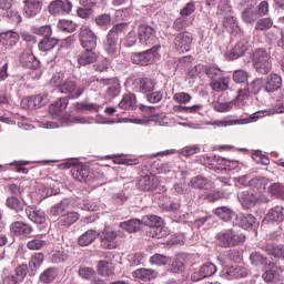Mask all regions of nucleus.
I'll list each match as a JSON object with an SVG mask.
<instances>
[{"label": "nucleus", "instance_id": "nucleus-1", "mask_svg": "<svg viewBox=\"0 0 284 284\" xmlns=\"http://www.w3.org/2000/svg\"><path fill=\"white\" fill-rule=\"evenodd\" d=\"M216 241L221 247H234L236 245H241V243H245V235L230 229L217 233Z\"/></svg>", "mask_w": 284, "mask_h": 284}, {"label": "nucleus", "instance_id": "nucleus-2", "mask_svg": "<svg viewBox=\"0 0 284 284\" xmlns=\"http://www.w3.org/2000/svg\"><path fill=\"white\" fill-rule=\"evenodd\" d=\"M253 67L258 74H270L272 70V57L265 49H256L253 53Z\"/></svg>", "mask_w": 284, "mask_h": 284}, {"label": "nucleus", "instance_id": "nucleus-3", "mask_svg": "<svg viewBox=\"0 0 284 284\" xmlns=\"http://www.w3.org/2000/svg\"><path fill=\"white\" fill-rule=\"evenodd\" d=\"M123 239L125 234L121 231H114L110 227H105L100 234L101 248L102 250H116L119 247V242L116 239Z\"/></svg>", "mask_w": 284, "mask_h": 284}, {"label": "nucleus", "instance_id": "nucleus-4", "mask_svg": "<svg viewBox=\"0 0 284 284\" xmlns=\"http://www.w3.org/2000/svg\"><path fill=\"white\" fill-rule=\"evenodd\" d=\"M121 30H123V26L116 24L106 34L103 42V50L109 57H113V54H116V50H119V33Z\"/></svg>", "mask_w": 284, "mask_h": 284}, {"label": "nucleus", "instance_id": "nucleus-5", "mask_svg": "<svg viewBox=\"0 0 284 284\" xmlns=\"http://www.w3.org/2000/svg\"><path fill=\"white\" fill-rule=\"evenodd\" d=\"M240 203L244 210H250V207H254L258 205V203H268L270 200L263 193H250V191H243L239 194Z\"/></svg>", "mask_w": 284, "mask_h": 284}, {"label": "nucleus", "instance_id": "nucleus-6", "mask_svg": "<svg viewBox=\"0 0 284 284\" xmlns=\"http://www.w3.org/2000/svg\"><path fill=\"white\" fill-rule=\"evenodd\" d=\"M159 48V45H154L144 52L133 53L131 57L132 63H135L136 65H152V63H154V57H156Z\"/></svg>", "mask_w": 284, "mask_h": 284}, {"label": "nucleus", "instance_id": "nucleus-7", "mask_svg": "<svg viewBox=\"0 0 284 284\" xmlns=\"http://www.w3.org/2000/svg\"><path fill=\"white\" fill-rule=\"evenodd\" d=\"M138 34L142 45L150 47L156 43V31L148 24H140Z\"/></svg>", "mask_w": 284, "mask_h": 284}, {"label": "nucleus", "instance_id": "nucleus-8", "mask_svg": "<svg viewBox=\"0 0 284 284\" xmlns=\"http://www.w3.org/2000/svg\"><path fill=\"white\" fill-rule=\"evenodd\" d=\"M80 42L84 50H94L97 48V34H94L90 27L83 26L80 28Z\"/></svg>", "mask_w": 284, "mask_h": 284}, {"label": "nucleus", "instance_id": "nucleus-9", "mask_svg": "<svg viewBox=\"0 0 284 284\" xmlns=\"http://www.w3.org/2000/svg\"><path fill=\"white\" fill-rule=\"evenodd\" d=\"M154 88H156V81L152 78H138L132 83V90L134 92H142V94L153 92Z\"/></svg>", "mask_w": 284, "mask_h": 284}, {"label": "nucleus", "instance_id": "nucleus-10", "mask_svg": "<svg viewBox=\"0 0 284 284\" xmlns=\"http://www.w3.org/2000/svg\"><path fill=\"white\" fill-rule=\"evenodd\" d=\"M50 14H70L72 12V2L70 0H54L49 4Z\"/></svg>", "mask_w": 284, "mask_h": 284}, {"label": "nucleus", "instance_id": "nucleus-11", "mask_svg": "<svg viewBox=\"0 0 284 284\" xmlns=\"http://www.w3.org/2000/svg\"><path fill=\"white\" fill-rule=\"evenodd\" d=\"M216 274V265L212 262L203 264L199 271H195L191 275V281H203V278H209V276H214Z\"/></svg>", "mask_w": 284, "mask_h": 284}, {"label": "nucleus", "instance_id": "nucleus-12", "mask_svg": "<svg viewBox=\"0 0 284 284\" xmlns=\"http://www.w3.org/2000/svg\"><path fill=\"white\" fill-rule=\"evenodd\" d=\"M28 276V265L21 264L14 270V274L7 275L3 278V284H20Z\"/></svg>", "mask_w": 284, "mask_h": 284}, {"label": "nucleus", "instance_id": "nucleus-13", "mask_svg": "<svg viewBox=\"0 0 284 284\" xmlns=\"http://www.w3.org/2000/svg\"><path fill=\"white\" fill-rule=\"evenodd\" d=\"M193 39L194 38L190 32L179 33L174 39V45L176 50H180V52H190V48H192Z\"/></svg>", "mask_w": 284, "mask_h": 284}, {"label": "nucleus", "instance_id": "nucleus-14", "mask_svg": "<svg viewBox=\"0 0 284 284\" xmlns=\"http://www.w3.org/2000/svg\"><path fill=\"white\" fill-rule=\"evenodd\" d=\"M48 103V94H38L24 98L21 105L28 108V110H34V108H41Z\"/></svg>", "mask_w": 284, "mask_h": 284}, {"label": "nucleus", "instance_id": "nucleus-15", "mask_svg": "<svg viewBox=\"0 0 284 284\" xmlns=\"http://www.w3.org/2000/svg\"><path fill=\"white\" fill-rule=\"evenodd\" d=\"M283 88V79L276 73H272L264 80V92H276Z\"/></svg>", "mask_w": 284, "mask_h": 284}, {"label": "nucleus", "instance_id": "nucleus-16", "mask_svg": "<svg viewBox=\"0 0 284 284\" xmlns=\"http://www.w3.org/2000/svg\"><path fill=\"white\" fill-rule=\"evenodd\" d=\"M235 225L243 227V230H256V227H258V222L252 214H240L235 217Z\"/></svg>", "mask_w": 284, "mask_h": 284}, {"label": "nucleus", "instance_id": "nucleus-17", "mask_svg": "<svg viewBox=\"0 0 284 284\" xmlns=\"http://www.w3.org/2000/svg\"><path fill=\"white\" fill-rule=\"evenodd\" d=\"M10 230L14 236H29V234H32V226L21 221L13 222Z\"/></svg>", "mask_w": 284, "mask_h": 284}, {"label": "nucleus", "instance_id": "nucleus-18", "mask_svg": "<svg viewBox=\"0 0 284 284\" xmlns=\"http://www.w3.org/2000/svg\"><path fill=\"white\" fill-rule=\"evenodd\" d=\"M26 214L32 223H37L38 225L45 223V212L39 210L37 206H28Z\"/></svg>", "mask_w": 284, "mask_h": 284}, {"label": "nucleus", "instance_id": "nucleus-19", "mask_svg": "<svg viewBox=\"0 0 284 284\" xmlns=\"http://www.w3.org/2000/svg\"><path fill=\"white\" fill-rule=\"evenodd\" d=\"M191 185L195 190H214V182L203 175H196L192 178Z\"/></svg>", "mask_w": 284, "mask_h": 284}, {"label": "nucleus", "instance_id": "nucleus-20", "mask_svg": "<svg viewBox=\"0 0 284 284\" xmlns=\"http://www.w3.org/2000/svg\"><path fill=\"white\" fill-rule=\"evenodd\" d=\"M248 271L247 267L243 265H235L226 268V272H224L225 278L232 280V278H245L247 276Z\"/></svg>", "mask_w": 284, "mask_h": 284}, {"label": "nucleus", "instance_id": "nucleus-21", "mask_svg": "<svg viewBox=\"0 0 284 284\" xmlns=\"http://www.w3.org/2000/svg\"><path fill=\"white\" fill-rule=\"evenodd\" d=\"M20 63L23 68H28L29 70L39 68V60L32 51H24L20 55Z\"/></svg>", "mask_w": 284, "mask_h": 284}, {"label": "nucleus", "instance_id": "nucleus-22", "mask_svg": "<svg viewBox=\"0 0 284 284\" xmlns=\"http://www.w3.org/2000/svg\"><path fill=\"white\" fill-rule=\"evenodd\" d=\"M99 59V54L94 52V49H85L82 53L78 55L79 65H90V63H94Z\"/></svg>", "mask_w": 284, "mask_h": 284}, {"label": "nucleus", "instance_id": "nucleus-23", "mask_svg": "<svg viewBox=\"0 0 284 284\" xmlns=\"http://www.w3.org/2000/svg\"><path fill=\"white\" fill-rule=\"evenodd\" d=\"M270 221L281 223L284 221V207L283 206H275L271 209L267 215L264 217V223H270Z\"/></svg>", "mask_w": 284, "mask_h": 284}, {"label": "nucleus", "instance_id": "nucleus-24", "mask_svg": "<svg viewBox=\"0 0 284 284\" xmlns=\"http://www.w3.org/2000/svg\"><path fill=\"white\" fill-rule=\"evenodd\" d=\"M97 236H99V232L97 230H88L78 239V244L80 247H88V245H92L94 241H97Z\"/></svg>", "mask_w": 284, "mask_h": 284}, {"label": "nucleus", "instance_id": "nucleus-25", "mask_svg": "<svg viewBox=\"0 0 284 284\" xmlns=\"http://www.w3.org/2000/svg\"><path fill=\"white\" fill-rule=\"evenodd\" d=\"M42 1L43 0H27L24 7L27 17H37V14L41 12Z\"/></svg>", "mask_w": 284, "mask_h": 284}, {"label": "nucleus", "instance_id": "nucleus-26", "mask_svg": "<svg viewBox=\"0 0 284 284\" xmlns=\"http://www.w3.org/2000/svg\"><path fill=\"white\" fill-rule=\"evenodd\" d=\"M156 185H159V179L154 175H146L139 182L140 190H143L144 192L155 190Z\"/></svg>", "mask_w": 284, "mask_h": 284}, {"label": "nucleus", "instance_id": "nucleus-27", "mask_svg": "<svg viewBox=\"0 0 284 284\" xmlns=\"http://www.w3.org/2000/svg\"><path fill=\"white\" fill-rule=\"evenodd\" d=\"M158 275L159 273H156V271L150 268H139L132 273V276L134 278H139L144 283L148 281H152V278H156Z\"/></svg>", "mask_w": 284, "mask_h": 284}, {"label": "nucleus", "instance_id": "nucleus-28", "mask_svg": "<svg viewBox=\"0 0 284 284\" xmlns=\"http://www.w3.org/2000/svg\"><path fill=\"white\" fill-rule=\"evenodd\" d=\"M0 43L2 45H7L8 48H12L19 43V33L7 31L0 34Z\"/></svg>", "mask_w": 284, "mask_h": 284}, {"label": "nucleus", "instance_id": "nucleus-29", "mask_svg": "<svg viewBox=\"0 0 284 284\" xmlns=\"http://www.w3.org/2000/svg\"><path fill=\"white\" fill-rule=\"evenodd\" d=\"M79 213L70 212L68 214L61 215L58 220V224L61 227H70V225H73V223H77V221H79Z\"/></svg>", "mask_w": 284, "mask_h": 284}, {"label": "nucleus", "instance_id": "nucleus-30", "mask_svg": "<svg viewBox=\"0 0 284 284\" xmlns=\"http://www.w3.org/2000/svg\"><path fill=\"white\" fill-rule=\"evenodd\" d=\"M214 214L221 219V221H232L236 219V212L227 206H220L215 209Z\"/></svg>", "mask_w": 284, "mask_h": 284}, {"label": "nucleus", "instance_id": "nucleus-31", "mask_svg": "<svg viewBox=\"0 0 284 284\" xmlns=\"http://www.w3.org/2000/svg\"><path fill=\"white\" fill-rule=\"evenodd\" d=\"M59 45V39L57 38H43L39 44L38 48L41 52H50V50H54Z\"/></svg>", "mask_w": 284, "mask_h": 284}, {"label": "nucleus", "instance_id": "nucleus-32", "mask_svg": "<svg viewBox=\"0 0 284 284\" xmlns=\"http://www.w3.org/2000/svg\"><path fill=\"white\" fill-rule=\"evenodd\" d=\"M90 171L83 166L75 168L72 170V176L80 183H90Z\"/></svg>", "mask_w": 284, "mask_h": 284}, {"label": "nucleus", "instance_id": "nucleus-33", "mask_svg": "<svg viewBox=\"0 0 284 284\" xmlns=\"http://www.w3.org/2000/svg\"><path fill=\"white\" fill-rule=\"evenodd\" d=\"M264 251L267 252L270 256H274V258L284 260V244H281V245L266 244L264 246Z\"/></svg>", "mask_w": 284, "mask_h": 284}, {"label": "nucleus", "instance_id": "nucleus-34", "mask_svg": "<svg viewBox=\"0 0 284 284\" xmlns=\"http://www.w3.org/2000/svg\"><path fill=\"white\" fill-rule=\"evenodd\" d=\"M241 17L244 23L252 24L258 19V13L254 7H247L242 11Z\"/></svg>", "mask_w": 284, "mask_h": 284}, {"label": "nucleus", "instance_id": "nucleus-35", "mask_svg": "<svg viewBox=\"0 0 284 284\" xmlns=\"http://www.w3.org/2000/svg\"><path fill=\"white\" fill-rule=\"evenodd\" d=\"M120 227L121 230L129 232V234L139 232V230H141V220L133 219L125 222H121Z\"/></svg>", "mask_w": 284, "mask_h": 284}, {"label": "nucleus", "instance_id": "nucleus-36", "mask_svg": "<svg viewBox=\"0 0 284 284\" xmlns=\"http://www.w3.org/2000/svg\"><path fill=\"white\" fill-rule=\"evenodd\" d=\"M59 276V271L55 267H49L40 274V282L43 284L53 283L54 278Z\"/></svg>", "mask_w": 284, "mask_h": 284}, {"label": "nucleus", "instance_id": "nucleus-37", "mask_svg": "<svg viewBox=\"0 0 284 284\" xmlns=\"http://www.w3.org/2000/svg\"><path fill=\"white\" fill-rule=\"evenodd\" d=\"M71 204H72V201H70L69 199H64L58 204L53 205L50 212L52 216H60V214H63V212H65Z\"/></svg>", "mask_w": 284, "mask_h": 284}, {"label": "nucleus", "instance_id": "nucleus-38", "mask_svg": "<svg viewBox=\"0 0 284 284\" xmlns=\"http://www.w3.org/2000/svg\"><path fill=\"white\" fill-rule=\"evenodd\" d=\"M98 274L100 276H112L114 274V266L109 261L98 262Z\"/></svg>", "mask_w": 284, "mask_h": 284}, {"label": "nucleus", "instance_id": "nucleus-39", "mask_svg": "<svg viewBox=\"0 0 284 284\" xmlns=\"http://www.w3.org/2000/svg\"><path fill=\"white\" fill-rule=\"evenodd\" d=\"M264 270L265 272L262 274L263 281H265V283H274L276 280V264L270 263L264 266Z\"/></svg>", "mask_w": 284, "mask_h": 284}, {"label": "nucleus", "instance_id": "nucleus-40", "mask_svg": "<svg viewBox=\"0 0 284 284\" xmlns=\"http://www.w3.org/2000/svg\"><path fill=\"white\" fill-rule=\"evenodd\" d=\"M134 105H136V95L133 93L124 94L119 103L121 110H130V108H134Z\"/></svg>", "mask_w": 284, "mask_h": 284}, {"label": "nucleus", "instance_id": "nucleus-41", "mask_svg": "<svg viewBox=\"0 0 284 284\" xmlns=\"http://www.w3.org/2000/svg\"><path fill=\"white\" fill-rule=\"evenodd\" d=\"M250 261L255 267H267V257H265L261 252H253L250 255Z\"/></svg>", "mask_w": 284, "mask_h": 284}, {"label": "nucleus", "instance_id": "nucleus-42", "mask_svg": "<svg viewBox=\"0 0 284 284\" xmlns=\"http://www.w3.org/2000/svg\"><path fill=\"white\" fill-rule=\"evenodd\" d=\"M211 88L214 92H225L230 88V78L223 77L211 82Z\"/></svg>", "mask_w": 284, "mask_h": 284}, {"label": "nucleus", "instance_id": "nucleus-43", "mask_svg": "<svg viewBox=\"0 0 284 284\" xmlns=\"http://www.w3.org/2000/svg\"><path fill=\"white\" fill-rule=\"evenodd\" d=\"M245 52H247V45L239 42L229 53H226V57L234 61L235 59L243 57Z\"/></svg>", "mask_w": 284, "mask_h": 284}, {"label": "nucleus", "instance_id": "nucleus-44", "mask_svg": "<svg viewBox=\"0 0 284 284\" xmlns=\"http://www.w3.org/2000/svg\"><path fill=\"white\" fill-rule=\"evenodd\" d=\"M274 27V20L272 18H261L255 23V30L265 32Z\"/></svg>", "mask_w": 284, "mask_h": 284}, {"label": "nucleus", "instance_id": "nucleus-45", "mask_svg": "<svg viewBox=\"0 0 284 284\" xmlns=\"http://www.w3.org/2000/svg\"><path fill=\"white\" fill-rule=\"evenodd\" d=\"M68 103H69L68 98L59 99L49 108L50 114H59V112H63V110L68 108Z\"/></svg>", "mask_w": 284, "mask_h": 284}, {"label": "nucleus", "instance_id": "nucleus-46", "mask_svg": "<svg viewBox=\"0 0 284 284\" xmlns=\"http://www.w3.org/2000/svg\"><path fill=\"white\" fill-rule=\"evenodd\" d=\"M77 90V81L72 79H67L62 84L59 85V91L62 94H70Z\"/></svg>", "mask_w": 284, "mask_h": 284}, {"label": "nucleus", "instance_id": "nucleus-47", "mask_svg": "<svg viewBox=\"0 0 284 284\" xmlns=\"http://www.w3.org/2000/svg\"><path fill=\"white\" fill-rule=\"evenodd\" d=\"M142 223L148 227H150L151 230H153V227H156L159 225H163V221L161 220V217L156 215H145L142 219Z\"/></svg>", "mask_w": 284, "mask_h": 284}, {"label": "nucleus", "instance_id": "nucleus-48", "mask_svg": "<svg viewBox=\"0 0 284 284\" xmlns=\"http://www.w3.org/2000/svg\"><path fill=\"white\" fill-rule=\"evenodd\" d=\"M206 75L211 79V81H219V79H223L224 73L221 69L211 65L205 69Z\"/></svg>", "mask_w": 284, "mask_h": 284}, {"label": "nucleus", "instance_id": "nucleus-49", "mask_svg": "<svg viewBox=\"0 0 284 284\" xmlns=\"http://www.w3.org/2000/svg\"><path fill=\"white\" fill-rule=\"evenodd\" d=\"M43 258H44L43 253H36L31 256L29 261V267L31 272H37L38 267H41L43 263Z\"/></svg>", "mask_w": 284, "mask_h": 284}, {"label": "nucleus", "instance_id": "nucleus-50", "mask_svg": "<svg viewBox=\"0 0 284 284\" xmlns=\"http://www.w3.org/2000/svg\"><path fill=\"white\" fill-rule=\"evenodd\" d=\"M248 92H252V94H258L261 90H265V80L257 78L252 81V83L248 84Z\"/></svg>", "mask_w": 284, "mask_h": 284}, {"label": "nucleus", "instance_id": "nucleus-51", "mask_svg": "<svg viewBox=\"0 0 284 284\" xmlns=\"http://www.w3.org/2000/svg\"><path fill=\"white\" fill-rule=\"evenodd\" d=\"M250 187H254V190H258L262 192L267 187V179L265 178H253L248 181Z\"/></svg>", "mask_w": 284, "mask_h": 284}, {"label": "nucleus", "instance_id": "nucleus-52", "mask_svg": "<svg viewBox=\"0 0 284 284\" xmlns=\"http://www.w3.org/2000/svg\"><path fill=\"white\" fill-rule=\"evenodd\" d=\"M7 206L14 212H23V203L16 196H11L7 199Z\"/></svg>", "mask_w": 284, "mask_h": 284}, {"label": "nucleus", "instance_id": "nucleus-53", "mask_svg": "<svg viewBox=\"0 0 284 284\" xmlns=\"http://www.w3.org/2000/svg\"><path fill=\"white\" fill-rule=\"evenodd\" d=\"M268 192L273 196H277V199H284V185L281 183H273L268 186Z\"/></svg>", "mask_w": 284, "mask_h": 284}, {"label": "nucleus", "instance_id": "nucleus-54", "mask_svg": "<svg viewBox=\"0 0 284 284\" xmlns=\"http://www.w3.org/2000/svg\"><path fill=\"white\" fill-rule=\"evenodd\" d=\"M58 28L62 30V32H74L77 30V23L70 20H60L58 22Z\"/></svg>", "mask_w": 284, "mask_h": 284}, {"label": "nucleus", "instance_id": "nucleus-55", "mask_svg": "<svg viewBox=\"0 0 284 284\" xmlns=\"http://www.w3.org/2000/svg\"><path fill=\"white\" fill-rule=\"evenodd\" d=\"M106 93L109 97H119L121 94V83L119 80H113V82L108 88Z\"/></svg>", "mask_w": 284, "mask_h": 284}, {"label": "nucleus", "instance_id": "nucleus-56", "mask_svg": "<svg viewBox=\"0 0 284 284\" xmlns=\"http://www.w3.org/2000/svg\"><path fill=\"white\" fill-rule=\"evenodd\" d=\"M224 28L229 30V32H234V30H239V22L234 17H226L223 21Z\"/></svg>", "mask_w": 284, "mask_h": 284}, {"label": "nucleus", "instance_id": "nucleus-57", "mask_svg": "<svg viewBox=\"0 0 284 284\" xmlns=\"http://www.w3.org/2000/svg\"><path fill=\"white\" fill-rule=\"evenodd\" d=\"M45 245H47L45 241L41 239H33L28 242L27 247L29 250L37 251V250H42V247H45Z\"/></svg>", "mask_w": 284, "mask_h": 284}, {"label": "nucleus", "instance_id": "nucleus-58", "mask_svg": "<svg viewBox=\"0 0 284 284\" xmlns=\"http://www.w3.org/2000/svg\"><path fill=\"white\" fill-rule=\"evenodd\" d=\"M213 108L215 112H230L234 108V102H216Z\"/></svg>", "mask_w": 284, "mask_h": 284}, {"label": "nucleus", "instance_id": "nucleus-59", "mask_svg": "<svg viewBox=\"0 0 284 284\" xmlns=\"http://www.w3.org/2000/svg\"><path fill=\"white\" fill-rule=\"evenodd\" d=\"M150 263L152 265H168V263H170V258L165 255L155 254L150 258Z\"/></svg>", "mask_w": 284, "mask_h": 284}, {"label": "nucleus", "instance_id": "nucleus-60", "mask_svg": "<svg viewBox=\"0 0 284 284\" xmlns=\"http://www.w3.org/2000/svg\"><path fill=\"white\" fill-rule=\"evenodd\" d=\"M185 270V264L183 263V257H176L171 265V272L174 274H179V272H183Z\"/></svg>", "mask_w": 284, "mask_h": 284}, {"label": "nucleus", "instance_id": "nucleus-61", "mask_svg": "<svg viewBox=\"0 0 284 284\" xmlns=\"http://www.w3.org/2000/svg\"><path fill=\"white\" fill-rule=\"evenodd\" d=\"M52 263H63L68 261V254L63 250L54 251L51 256Z\"/></svg>", "mask_w": 284, "mask_h": 284}, {"label": "nucleus", "instance_id": "nucleus-62", "mask_svg": "<svg viewBox=\"0 0 284 284\" xmlns=\"http://www.w3.org/2000/svg\"><path fill=\"white\" fill-rule=\"evenodd\" d=\"M34 33L44 37V39H50L52 38V28L50 26H43L34 29Z\"/></svg>", "mask_w": 284, "mask_h": 284}, {"label": "nucleus", "instance_id": "nucleus-63", "mask_svg": "<svg viewBox=\"0 0 284 284\" xmlns=\"http://www.w3.org/2000/svg\"><path fill=\"white\" fill-rule=\"evenodd\" d=\"M173 100L176 103H190V101H192V95L186 92H178L173 95Z\"/></svg>", "mask_w": 284, "mask_h": 284}, {"label": "nucleus", "instance_id": "nucleus-64", "mask_svg": "<svg viewBox=\"0 0 284 284\" xmlns=\"http://www.w3.org/2000/svg\"><path fill=\"white\" fill-rule=\"evenodd\" d=\"M247 72L243 71V70H236L233 73V81L235 83H245V81H247Z\"/></svg>", "mask_w": 284, "mask_h": 284}]
</instances>
